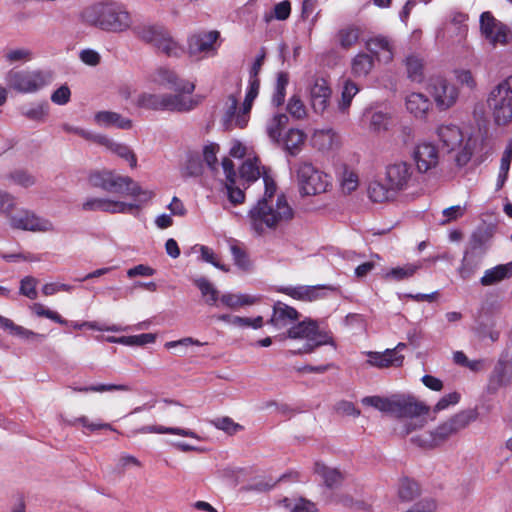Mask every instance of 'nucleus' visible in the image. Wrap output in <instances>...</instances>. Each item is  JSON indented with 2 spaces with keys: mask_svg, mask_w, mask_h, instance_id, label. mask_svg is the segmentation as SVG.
Masks as SVG:
<instances>
[{
  "mask_svg": "<svg viewBox=\"0 0 512 512\" xmlns=\"http://www.w3.org/2000/svg\"><path fill=\"white\" fill-rule=\"evenodd\" d=\"M78 392H108V391H124L129 392L132 388L127 384H96L80 388H74Z\"/></svg>",
  "mask_w": 512,
  "mask_h": 512,
  "instance_id": "obj_57",
  "label": "nucleus"
},
{
  "mask_svg": "<svg viewBox=\"0 0 512 512\" xmlns=\"http://www.w3.org/2000/svg\"><path fill=\"white\" fill-rule=\"evenodd\" d=\"M288 120L286 114L278 113L267 121L266 132L272 141L277 143L280 141L282 129L286 127Z\"/></svg>",
  "mask_w": 512,
  "mask_h": 512,
  "instance_id": "obj_42",
  "label": "nucleus"
},
{
  "mask_svg": "<svg viewBox=\"0 0 512 512\" xmlns=\"http://www.w3.org/2000/svg\"><path fill=\"white\" fill-rule=\"evenodd\" d=\"M238 98L235 95H229L225 104V113L223 116V124L226 129H232L233 127L244 128L237 122L239 116Z\"/></svg>",
  "mask_w": 512,
  "mask_h": 512,
  "instance_id": "obj_39",
  "label": "nucleus"
},
{
  "mask_svg": "<svg viewBox=\"0 0 512 512\" xmlns=\"http://www.w3.org/2000/svg\"><path fill=\"white\" fill-rule=\"evenodd\" d=\"M31 308L33 312L39 317H46L61 325L69 324V322L66 319H64L61 315H59L55 311L46 308L43 304L34 303Z\"/></svg>",
  "mask_w": 512,
  "mask_h": 512,
  "instance_id": "obj_62",
  "label": "nucleus"
},
{
  "mask_svg": "<svg viewBox=\"0 0 512 512\" xmlns=\"http://www.w3.org/2000/svg\"><path fill=\"white\" fill-rule=\"evenodd\" d=\"M4 59L9 64L26 63L33 59V52L28 48L8 49L4 53Z\"/></svg>",
  "mask_w": 512,
  "mask_h": 512,
  "instance_id": "obj_53",
  "label": "nucleus"
},
{
  "mask_svg": "<svg viewBox=\"0 0 512 512\" xmlns=\"http://www.w3.org/2000/svg\"><path fill=\"white\" fill-rule=\"evenodd\" d=\"M366 354L369 357L367 363L378 368L400 366L404 359L395 349H387L383 353L369 351Z\"/></svg>",
  "mask_w": 512,
  "mask_h": 512,
  "instance_id": "obj_26",
  "label": "nucleus"
},
{
  "mask_svg": "<svg viewBox=\"0 0 512 512\" xmlns=\"http://www.w3.org/2000/svg\"><path fill=\"white\" fill-rule=\"evenodd\" d=\"M239 174L241 179L252 182L261 176L260 167L257 164V159H247L240 167Z\"/></svg>",
  "mask_w": 512,
  "mask_h": 512,
  "instance_id": "obj_54",
  "label": "nucleus"
},
{
  "mask_svg": "<svg viewBox=\"0 0 512 512\" xmlns=\"http://www.w3.org/2000/svg\"><path fill=\"white\" fill-rule=\"evenodd\" d=\"M420 267V264L415 263H408L404 266L394 267L386 272L385 278L395 281H402L412 277L417 272V270L420 269Z\"/></svg>",
  "mask_w": 512,
  "mask_h": 512,
  "instance_id": "obj_48",
  "label": "nucleus"
},
{
  "mask_svg": "<svg viewBox=\"0 0 512 512\" xmlns=\"http://www.w3.org/2000/svg\"><path fill=\"white\" fill-rule=\"evenodd\" d=\"M190 95L184 92L163 94V110L171 112H189L193 110L198 106L200 100Z\"/></svg>",
  "mask_w": 512,
  "mask_h": 512,
  "instance_id": "obj_23",
  "label": "nucleus"
},
{
  "mask_svg": "<svg viewBox=\"0 0 512 512\" xmlns=\"http://www.w3.org/2000/svg\"><path fill=\"white\" fill-rule=\"evenodd\" d=\"M135 33L142 41L153 45L169 57H179L183 53L180 44L170 32L161 25H143L135 28Z\"/></svg>",
  "mask_w": 512,
  "mask_h": 512,
  "instance_id": "obj_9",
  "label": "nucleus"
},
{
  "mask_svg": "<svg viewBox=\"0 0 512 512\" xmlns=\"http://www.w3.org/2000/svg\"><path fill=\"white\" fill-rule=\"evenodd\" d=\"M429 88L437 107L441 110L453 106L458 98L457 88L442 77L432 78Z\"/></svg>",
  "mask_w": 512,
  "mask_h": 512,
  "instance_id": "obj_16",
  "label": "nucleus"
},
{
  "mask_svg": "<svg viewBox=\"0 0 512 512\" xmlns=\"http://www.w3.org/2000/svg\"><path fill=\"white\" fill-rule=\"evenodd\" d=\"M155 335L152 333H144L133 336H122L118 338L120 344L127 346H143L155 342Z\"/></svg>",
  "mask_w": 512,
  "mask_h": 512,
  "instance_id": "obj_60",
  "label": "nucleus"
},
{
  "mask_svg": "<svg viewBox=\"0 0 512 512\" xmlns=\"http://www.w3.org/2000/svg\"><path fill=\"white\" fill-rule=\"evenodd\" d=\"M9 224L14 229H20L31 232H55L54 223L44 217H40L28 210H20L16 214L11 215Z\"/></svg>",
  "mask_w": 512,
  "mask_h": 512,
  "instance_id": "obj_11",
  "label": "nucleus"
},
{
  "mask_svg": "<svg viewBox=\"0 0 512 512\" xmlns=\"http://www.w3.org/2000/svg\"><path fill=\"white\" fill-rule=\"evenodd\" d=\"M389 123V116L387 113L377 111L373 112L370 116L369 129L374 132H380L387 129Z\"/></svg>",
  "mask_w": 512,
  "mask_h": 512,
  "instance_id": "obj_64",
  "label": "nucleus"
},
{
  "mask_svg": "<svg viewBox=\"0 0 512 512\" xmlns=\"http://www.w3.org/2000/svg\"><path fill=\"white\" fill-rule=\"evenodd\" d=\"M480 27L482 34L493 46L507 43V26L494 18L490 12H483L481 14Z\"/></svg>",
  "mask_w": 512,
  "mask_h": 512,
  "instance_id": "obj_18",
  "label": "nucleus"
},
{
  "mask_svg": "<svg viewBox=\"0 0 512 512\" xmlns=\"http://www.w3.org/2000/svg\"><path fill=\"white\" fill-rule=\"evenodd\" d=\"M103 146L106 147L113 154L128 161L129 165L132 168H135L137 166V158L133 151L127 145L115 142L107 137Z\"/></svg>",
  "mask_w": 512,
  "mask_h": 512,
  "instance_id": "obj_41",
  "label": "nucleus"
},
{
  "mask_svg": "<svg viewBox=\"0 0 512 512\" xmlns=\"http://www.w3.org/2000/svg\"><path fill=\"white\" fill-rule=\"evenodd\" d=\"M310 106L316 114L322 115L328 108L332 90L327 80L314 75L307 85Z\"/></svg>",
  "mask_w": 512,
  "mask_h": 512,
  "instance_id": "obj_13",
  "label": "nucleus"
},
{
  "mask_svg": "<svg viewBox=\"0 0 512 512\" xmlns=\"http://www.w3.org/2000/svg\"><path fill=\"white\" fill-rule=\"evenodd\" d=\"M135 103L140 108L149 110H163V94L143 92L137 96Z\"/></svg>",
  "mask_w": 512,
  "mask_h": 512,
  "instance_id": "obj_46",
  "label": "nucleus"
},
{
  "mask_svg": "<svg viewBox=\"0 0 512 512\" xmlns=\"http://www.w3.org/2000/svg\"><path fill=\"white\" fill-rule=\"evenodd\" d=\"M140 206L136 203L115 201L109 198H88L82 203L84 211H101L111 214H134Z\"/></svg>",
  "mask_w": 512,
  "mask_h": 512,
  "instance_id": "obj_15",
  "label": "nucleus"
},
{
  "mask_svg": "<svg viewBox=\"0 0 512 512\" xmlns=\"http://www.w3.org/2000/svg\"><path fill=\"white\" fill-rule=\"evenodd\" d=\"M9 181L23 188L31 187L35 184L36 180L33 175L25 170H15L8 175Z\"/></svg>",
  "mask_w": 512,
  "mask_h": 512,
  "instance_id": "obj_59",
  "label": "nucleus"
},
{
  "mask_svg": "<svg viewBox=\"0 0 512 512\" xmlns=\"http://www.w3.org/2000/svg\"><path fill=\"white\" fill-rule=\"evenodd\" d=\"M475 419L476 414L473 411H462L440 424L433 431L412 437L411 441L421 448H435L453 434L467 427Z\"/></svg>",
  "mask_w": 512,
  "mask_h": 512,
  "instance_id": "obj_5",
  "label": "nucleus"
},
{
  "mask_svg": "<svg viewBox=\"0 0 512 512\" xmlns=\"http://www.w3.org/2000/svg\"><path fill=\"white\" fill-rule=\"evenodd\" d=\"M365 46L372 56L377 57L379 61L389 63L392 61L394 53L390 40L382 35H377L367 39Z\"/></svg>",
  "mask_w": 512,
  "mask_h": 512,
  "instance_id": "obj_24",
  "label": "nucleus"
},
{
  "mask_svg": "<svg viewBox=\"0 0 512 512\" xmlns=\"http://www.w3.org/2000/svg\"><path fill=\"white\" fill-rule=\"evenodd\" d=\"M305 134L299 129H290L284 137L285 149L291 154L296 155L304 144Z\"/></svg>",
  "mask_w": 512,
  "mask_h": 512,
  "instance_id": "obj_44",
  "label": "nucleus"
},
{
  "mask_svg": "<svg viewBox=\"0 0 512 512\" xmlns=\"http://www.w3.org/2000/svg\"><path fill=\"white\" fill-rule=\"evenodd\" d=\"M211 424L228 435H235L244 429L242 425L234 422L233 419L228 416L215 418L211 421Z\"/></svg>",
  "mask_w": 512,
  "mask_h": 512,
  "instance_id": "obj_55",
  "label": "nucleus"
},
{
  "mask_svg": "<svg viewBox=\"0 0 512 512\" xmlns=\"http://www.w3.org/2000/svg\"><path fill=\"white\" fill-rule=\"evenodd\" d=\"M194 285L200 290L205 303L214 306L219 299V291L205 277H197L193 279Z\"/></svg>",
  "mask_w": 512,
  "mask_h": 512,
  "instance_id": "obj_40",
  "label": "nucleus"
},
{
  "mask_svg": "<svg viewBox=\"0 0 512 512\" xmlns=\"http://www.w3.org/2000/svg\"><path fill=\"white\" fill-rule=\"evenodd\" d=\"M221 165L226 178L225 189L229 202L234 206L243 203L245 200V194L241 188L236 186V171L234 169L233 161L225 157L223 158Z\"/></svg>",
  "mask_w": 512,
  "mask_h": 512,
  "instance_id": "obj_21",
  "label": "nucleus"
},
{
  "mask_svg": "<svg viewBox=\"0 0 512 512\" xmlns=\"http://www.w3.org/2000/svg\"><path fill=\"white\" fill-rule=\"evenodd\" d=\"M360 36L361 29L358 26L348 25L338 30L336 40L342 49L349 50L358 43Z\"/></svg>",
  "mask_w": 512,
  "mask_h": 512,
  "instance_id": "obj_35",
  "label": "nucleus"
},
{
  "mask_svg": "<svg viewBox=\"0 0 512 512\" xmlns=\"http://www.w3.org/2000/svg\"><path fill=\"white\" fill-rule=\"evenodd\" d=\"M95 122L103 127H116L119 129H130L132 121L122 117L119 113L112 111H100L95 114Z\"/></svg>",
  "mask_w": 512,
  "mask_h": 512,
  "instance_id": "obj_32",
  "label": "nucleus"
},
{
  "mask_svg": "<svg viewBox=\"0 0 512 512\" xmlns=\"http://www.w3.org/2000/svg\"><path fill=\"white\" fill-rule=\"evenodd\" d=\"M311 143L319 151H331L339 147L340 137L333 129H319L313 133Z\"/></svg>",
  "mask_w": 512,
  "mask_h": 512,
  "instance_id": "obj_25",
  "label": "nucleus"
},
{
  "mask_svg": "<svg viewBox=\"0 0 512 512\" xmlns=\"http://www.w3.org/2000/svg\"><path fill=\"white\" fill-rule=\"evenodd\" d=\"M286 338L306 340L305 344L298 350L289 351L293 355L311 353L315 348L331 342V338L322 332L317 322L312 319H306L293 324L287 329Z\"/></svg>",
  "mask_w": 512,
  "mask_h": 512,
  "instance_id": "obj_8",
  "label": "nucleus"
},
{
  "mask_svg": "<svg viewBox=\"0 0 512 512\" xmlns=\"http://www.w3.org/2000/svg\"><path fill=\"white\" fill-rule=\"evenodd\" d=\"M406 69L409 79L414 82H421L424 78L423 59L417 55H410L406 58Z\"/></svg>",
  "mask_w": 512,
  "mask_h": 512,
  "instance_id": "obj_47",
  "label": "nucleus"
},
{
  "mask_svg": "<svg viewBox=\"0 0 512 512\" xmlns=\"http://www.w3.org/2000/svg\"><path fill=\"white\" fill-rule=\"evenodd\" d=\"M384 179L385 183L373 181L368 187V196L373 202L394 200L399 193L410 189L417 182L412 165L404 161L389 164Z\"/></svg>",
  "mask_w": 512,
  "mask_h": 512,
  "instance_id": "obj_3",
  "label": "nucleus"
},
{
  "mask_svg": "<svg viewBox=\"0 0 512 512\" xmlns=\"http://www.w3.org/2000/svg\"><path fill=\"white\" fill-rule=\"evenodd\" d=\"M219 151V145L216 143H210L205 145L203 148V157L207 167L211 171H216L218 167L217 153Z\"/></svg>",
  "mask_w": 512,
  "mask_h": 512,
  "instance_id": "obj_63",
  "label": "nucleus"
},
{
  "mask_svg": "<svg viewBox=\"0 0 512 512\" xmlns=\"http://www.w3.org/2000/svg\"><path fill=\"white\" fill-rule=\"evenodd\" d=\"M512 277V261L506 264L497 265L491 269H487L480 279L482 286H492L504 279Z\"/></svg>",
  "mask_w": 512,
  "mask_h": 512,
  "instance_id": "obj_31",
  "label": "nucleus"
},
{
  "mask_svg": "<svg viewBox=\"0 0 512 512\" xmlns=\"http://www.w3.org/2000/svg\"><path fill=\"white\" fill-rule=\"evenodd\" d=\"M419 493V486L415 481L408 478H403L400 480L398 487V497L401 501H412L419 495Z\"/></svg>",
  "mask_w": 512,
  "mask_h": 512,
  "instance_id": "obj_49",
  "label": "nucleus"
},
{
  "mask_svg": "<svg viewBox=\"0 0 512 512\" xmlns=\"http://www.w3.org/2000/svg\"><path fill=\"white\" fill-rule=\"evenodd\" d=\"M21 114L29 120L43 122L49 114L47 101L31 103L21 107Z\"/></svg>",
  "mask_w": 512,
  "mask_h": 512,
  "instance_id": "obj_38",
  "label": "nucleus"
},
{
  "mask_svg": "<svg viewBox=\"0 0 512 512\" xmlns=\"http://www.w3.org/2000/svg\"><path fill=\"white\" fill-rule=\"evenodd\" d=\"M113 174L114 171L111 170L94 171L89 175L88 181L92 187L106 191Z\"/></svg>",
  "mask_w": 512,
  "mask_h": 512,
  "instance_id": "obj_56",
  "label": "nucleus"
},
{
  "mask_svg": "<svg viewBox=\"0 0 512 512\" xmlns=\"http://www.w3.org/2000/svg\"><path fill=\"white\" fill-rule=\"evenodd\" d=\"M147 434V433H157V434H175L182 437H190L199 440L200 437L190 429H184L179 427H165V426H157V425H147L143 426L134 431V434Z\"/></svg>",
  "mask_w": 512,
  "mask_h": 512,
  "instance_id": "obj_36",
  "label": "nucleus"
},
{
  "mask_svg": "<svg viewBox=\"0 0 512 512\" xmlns=\"http://www.w3.org/2000/svg\"><path fill=\"white\" fill-rule=\"evenodd\" d=\"M419 173H427L434 169L439 162V154L435 145L423 142L418 144L412 154Z\"/></svg>",
  "mask_w": 512,
  "mask_h": 512,
  "instance_id": "obj_20",
  "label": "nucleus"
},
{
  "mask_svg": "<svg viewBox=\"0 0 512 512\" xmlns=\"http://www.w3.org/2000/svg\"><path fill=\"white\" fill-rule=\"evenodd\" d=\"M219 299L223 305L231 309L251 305L255 302V299L249 295L232 293L223 294Z\"/></svg>",
  "mask_w": 512,
  "mask_h": 512,
  "instance_id": "obj_51",
  "label": "nucleus"
},
{
  "mask_svg": "<svg viewBox=\"0 0 512 512\" xmlns=\"http://www.w3.org/2000/svg\"><path fill=\"white\" fill-rule=\"evenodd\" d=\"M487 105L496 125L506 126L512 122V75L490 91Z\"/></svg>",
  "mask_w": 512,
  "mask_h": 512,
  "instance_id": "obj_7",
  "label": "nucleus"
},
{
  "mask_svg": "<svg viewBox=\"0 0 512 512\" xmlns=\"http://www.w3.org/2000/svg\"><path fill=\"white\" fill-rule=\"evenodd\" d=\"M286 110L296 120H303L307 117V108L299 95H292L289 98Z\"/></svg>",
  "mask_w": 512,
  "mask_h": 512,
  "instance_id": "obj_52",
  "label": "nucleus"
},
{
  "mask_svg": "<svg viewBox=\"0 0 512 512\" xmlns=\"http://www.w3.org/2000/svg\"><path fill=\"white\" fill-rule=\"evenodd\" d=\"M330 176L318 170L311 163L302 162L297 168L299 191L303 195H317L327 191Z\"/></svg>",
  "mask_w": 512,
  "mask_h": 512,
  "instance_id": "obj_10",
  "label": "nucleus"
},
{
  "mask_svg": "<svg viewBox=\"0 0 512 512\" xmlns=\"http://www.w3.org/2000/svg\"><path fill=\"white\" fill-rule=\"evenodd\" d=\"M506 368V362L503 359H499L489 379L488 388L490 391H496L508 382Z\"/></svg>",
  "mask_w": 512,
  "mask_h": 512,
  "instance_id": "obj_43",
  "label": "nucleus"
},
{
  "mask_svg": "<svg viewBox=\"0 0 512 512\" xmlns=\"http://www.w3.org/2000/svg\"><path fill=\"white\" fill-rule=\"evenodd\" d=\"M484 256L466 250L458 268V274L463 280L471 278L480 268Z\"/></svg>",
  "mask_w": 512,
  "mask_h": 512,
  "instance_id": "obj_34",
  "label": "nucleus"
},
{
  "mask_svg": "<svg viewBox=\"0 0 512 512\" xmlns=\"http://www.w3.org/2000/svg\"><path fill=\"white\" fill-rule=\"evenodd\" d=\"M85 24L103 31L119 33L131 26L129 13L117 3H97L85 8L81 14Z\"/></svg>",
  "mask_w": 512,
  "mask_h": 512,
  "instance_id": "obj_4",
  "label": "nucleus"
},
{
  "mask_svg": "<svg viewBox=\"0 0 512 512\" xmlns=\"http://www.w3.org/2000/svg\"><path fill=\"white\" fill-rule=\"evenodd\" d=\"M265 192L262 199L250 209L248 218L251 228L262 235L267 229L276 228L293 217V210L283 195L275 198L276 184L274 180L263 174Z\"/></svg>",
  "mask_w": 512,
  "mask_h": 512,
  "instance_id": "obj_2",
  "label": "nucleus"
},
{
  "mask_svg": "<svg viewBox=\"0 0 512 512\" xmlns=\"http://www.w3.org/2000/svg\"><path fill=\"white\" fill-rule=\"evenodd\" d=\"M220 33L216 30L201 31L188 38V53L191 57H207L217 52L216 41Z\"/></svg>",
  "mask_w": 512,
  "mask_h": 512,
  "instance_id": "obj_14",
  "label": "nucleus"
},
{
  "mask_svg": "<svg viewBox=\"0 0 512 512\" xmlns=\"http://www.w3.org/2000/svg\"><path fill=\"white\" fill-rule=\"evenodd\" d=\"M359 88L358 86L348 80L345 82L342 94H341V100L339 102V109L342 112L347 111V109L350 107L353 97L358 93Z\"/></svg>",
  "mask_w": 512,
  "mask_h": 512,
  "instance_id": "obj_58",
  "label": "nucleus"
},
{
  "mask_svg": "<svg viewBox=\"0 0 512 512\" xmlns=\"http://www.w3.org/2000/svg\"><path fill=\"white\" fill-rule=\"evenodd\" d=\"M374 68V57L365 52L356 54L350 63L351 74L355 78L367 77Z\"/></svg>",
  "mask_w": 512,
  "mask_h": 512,
  "instance_id": "obj_30",
  "label": "nucleus"
},
{
  "mask_svg": "<svg viewBox=\"0 0 512 512\" xmlns=\"http://www.w3.org/2000/svg\"><path fill=\"white\" fill-rule=\"evenodd\" d=\"M259 87H260L259 79H249L248 89H247V92L245 95V99L242 103V106L239 109V116L237 119V122L240 126H246L249 121L250 111L252 109L254 100L258 96Z\"/></svg>",
  "mask_w": 512,
  "mask_h": 512,
  "instance_id": "obj_27",
  "label": "nucleus"
},
{
  "mask_svg": "<svg viewBox=\"0 0 512 512\" xmlns=\"http://www.w3.org/2000/svg\"><path fill=\"white\" fill-rule=\"evenodd\" d=\"M314 471L322 477L325 485L329 488L339 486L343 480V475L338 469L330 468L321 462L315 463Z\"/></svg>",
  "mask_w": 512,
  "mask_h": 512,
  "instance_id": "obj_37",
  "label": "nucleus"
},
{
  "mask_svg": "<svg viewBox=\"0 0 512 512\" xmlns=\"http://www.w3.org/2000/svg\"><path fill=\"white\" fill-rule=\"evenodd\" d=\"M337 289L330 285H300L282 287L279 291L301 301H315L326 296V291H336Z\"/></svg>",
  "mask_w": 512,
  "mask_h": 512,
  "instance_id": "obj_19",
  "label": "nucleus"
},
{
  "mask_svg": "<svg viewBox=\"0 0 512 512\" xmlns=\"http://www.w3.org/2000/svg\"><path fill=\"white\" fill-rule=\"evenodd\" d=\"M7 87L17 93L33 94L52 82V74L43 70L10 69L5 74Z\"/></svg>",
  "mask_w": 512,
  "mask_h": 512,
  "instance_id": "obj_6",
  "label": "nucleus"
},
{
  "mask_svg": "<svg viewBox=\"0 0 512 512\" xmlns=\"http://www.w3.org/2000/svg\"><path fill=\"white\" fill-rule=\"evenodd\" d=\"M466 250L485 256L488 250L487 236L482 232L473 233Z\"/></svg>",
  "mask_w": 512,
  "mask_h": 512,
  "instance_id": "obj_61",
  "label": "nucleus"
},
{
  "mask_svg": "<svg viewBox=\"0 0 512 512\" xmlns=\"http://www.w3.org/2000/svg\"><path fill=\"white\" fill-rule=\"evenodd\" d=\"M281 504L288 512H315L316 505L305 498H284Z\"/></svg>",
  "mask_w": 512,
  "mask_h": 512,
  "instance_id": "obj_45",
  "label": "nucleus"
},
{
  "mask_svg": "<svg viewBox=\"0 0 512 512\" xmlns=\"http://www.w3.org/2000/svg\"><path fill=\"white\" fill-rule=\"evenodd\" d=\"M362 404L401 419L396 430L402 436L420 430L428 423L430 407L411 394L366 396L362 399Z\"/></svg>",
  "mask_w": 512,
  "mask_h": 512,
  "instance_id": "obj_1",
  "label": "nucleus"
},
{
  "mask_svg": "<svg viewBox=\"0 0 512 512\" xmlns=\"http://www.w3.org/2000/svg\"><path fill=\"white\" fill-rule=\"evenodd\" d=\"M299 317L300 314L295 308L278 301L273 306V313L269 320V324L277 330L284 328L288 329L299 320Z\"/></svg>",
  "mask_w": 512,
  "mask_h": 512,
  "instance_id": "obj_22",
  "label": "nucleus"
},
{
  "mask_svg": "<svg viewBox=\"0 0 512 512\" xmlns=\"http://www.w3.org/2000/svg\"><path fill=\"white\" fill-rule=\"evenodd\" d=\"M106 192L121 196H131L141 203L149 201L154 196L152 191L143 190L132 178L115 172Z\"/></svg>",
  "mask_w": 512,
  "mask_h": 512,
  "instance_id": "obj_12",
  "label": "nucleus"
},
{
  "mask_svg": "<svg viewBox=\"0 0 512 512\" xmlns=\"http://www.w3.org/2000/svg\"><path fill=\"white\" fill-rule=\"evenodd\" d=\"M438 137L443 147L448 151H454L463 140L462 132L456 125H441L437 130Z\"/></svg>",
  "mask_w": 512,
  "mask_h": 512,
  "instance_id": "obj_28",
  "label": "nucleus"
},
{
  "mask_svg": "<svg viewBox=\"0 0 512 512\" xmlns=\"http://www.w3.org/2000/svg\"><path fill=\"white\" fill-rule=\"evenodd\" d=\"M406 109L416 118H424L431 106L429 98L423 93L412 92L406 97Z\"/></svg>",
  "mask_w": 512,
  "mask_h": 512,
  "instance_id": "obj_29",
  "label": "nucleus"
},
{
  "mask_svg": "<svg viewBox=\"0 0 512 512\" xmlns=\"http://www.w3.org/2000/svg\"><path fill=\"white\" fill-rule=\"evenodd\" d=\"M203 171L204 165L200 155L197 153H189L183 168V175L189 177H198L202 175Z\"/></svg>",
  "mask_w": 512,
  "mask_h": 512,
  "instance_id": "obj_50",
  "label": "nucleus"
},
{
  "mask_svg": "<svg viewBox=\"0 0 512 512\" xmlns=\"http://www.w3.org/2000/svg\"><path fill=\"white\" fill-rule=\"evenodd\" d=\"M0 328L9 331L13 336L32 341H42L44 334L35 333L23 326L15 324L12 320L0 315Z\"/></svg>",
  "mask_w": 512,
  "mask_h": 512,
  "instance_id": "obj_33",
  "label": "nucleus"
},
{
  "mask_svg": "<svg viewBox=\"0 0 512 512\" xmlns=\"http://www.w3.org/2000/svg\"><path fill=\"white\" fill-rule=\"evenodd\" d=\"M150 80L154 84L164 86L175 92L192 94L195 90V84L193 82L180 79L173 70L165 67L156 69L151 74Z\"/></svg>",
  "mask_w": 512,
  "mask_h": 512,
  "instance_id": "obj_17",
  "label": "nucleus"
}]
</instances>
